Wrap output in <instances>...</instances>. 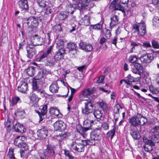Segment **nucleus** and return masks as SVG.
<instances>
[{
    "instance_id": "obj_53",
    "label": "nucleus",
    "mask_w": 159,
    "mask_h": 159,
    "mask_svg": "<svg viewBox=\"0 0 159 159\" xmlns=\"http://www.w3.org/2000/svg\"><path fill=\"white\" fill-rule=\"evenodd\" d=\"M30 99L33 102H36L38 101L39 98L35 93H33L30 96Z\"/></svg>"
},
{
    "instance_id": "obj_22",
    "label": "nucleus",
    "mask_w": 159,
    "mask_h": 159,
    "mask_svg": "<svg viewBox=\"0 0 159 159\" xmlns=\"http://www.w3.org/2000/svg\"><path fill=\"white\" fill-rule=\"evenodd\" d=\"M13 128L16 132L24 133L25 132L24 127L19 123H16L14 126Z\"/></svg>"
},
{
    "instance_id": "obj_33",
    "label": "nucleus",
    "mask_w": 159,
    "mask_h": 159,
    "mask_svg": "<svg viewBox=\"0 0 159 159\" xmlns=\"http://www.w3.org/2000/svg\"><path fill=\"white\" fill-rule=\"evenodd\" d=\"M154 145L155 144L153 142L151 143L150 144L145 145L143 147L144 150L147 152H150L152 151L153 150L152 147L154 146Z\"/></svg>"
},
{
    "instance_id": "obj_15",
    "label": "nucleus",
    "mask_w": 159,
    "mask_h": 159,
    "mask_svg": "<svg viewBox=\"0 0 159 159\" xmlns=\"http://www.w3.org/2000/svg\"><path fill=\"white\" fill-rule=\"evenodd\" d=\"M48 106L47 105H44L41 110V111H37V112L39 116V122L42 121L46 117V114L47 112Z\"/></svg>"
},
{
    "instance_id": "obj_14",
    "label": "nucleus",
    "mask_w": 159,
    "mask_h": 159,
    "mask_svg": "<svg viewBox=\"0 0 159 159\" xmlns=\"http://www.w3.org/2000/svg\"><path fill=\"white\" fill-rule=\"evenodd\" d=\"M55 147L51 145H48L44 152L45 157L53 156L55 154Z\"/></svg>"
},
{
    "instance_id": "obj_23",
    "label": "nucleus",
    "mask_w": 159,
    "mask_h": 159,
    "mask_svg": "<svg viewBox=\"0 0 159 159\" xmlns=\"http://www.w3.org/2000/svg\"><path fill=\"white\" fill-rule=\"evenodd\" d=\"M100 132L99 129H96L94 132L91 134V139L93 141L98 140L100 138Z\"/></svg>"
},
{
    "instance_id": "obj_37",
    "label": "nucleus",
    "mask_w": 159,
    "mask_h": 159,
    "mask_svg": "<svg viewBox=\"0 0 159 159\" xmlns=\"http://www.w3.org/2000/svg\"><path fill=\"white\" fill-rule=\"evenodd\" d=\"M151 140L155 144V143L159 142V134H153L152 136Z\"/></svg>"
},
{
    "instance_id": "obj_40",
    "label": "nucleus",
    "mask_w": 159,
    "mask_h": 159,
    "mask_svg": "<svg viewBox=\"0 0 159 159\" xmlns=\"http://www.w3.org/2000/svg\"><path fill=\"white\" fill-rule=\"evenodd\" d=\"M50 112L57 116H58L60 113L59 110L56 107H52L50 109Z\"/></svg>"
},
{
    "instance_id": "obj_46",
    "label": "nucleus",
    "mask_w": 159,
    "mask_h": 159,
    "mask_svg": "<svg viewBox=\"0 0 159 159\" xmlns=\"http://www.w3.org/2000/svg\"><path fill=\"white\" fill-rule=\"evenodd\" d=\"M64 151L65 155L68 157L69 159H74L75 157H73L69 151L66 149H62Z\"/></svg>"
},
{
    "instance_id": "obj_49",
    "label": "nucleus",
    "mask_w": 159,
    "mask_h": 159,
    "mask_svg": "<svg viewBox=\"0 0 159 159\" xmlns=\"http://www.w3.org/2000/svg\"><path fill=\"white\" fill-rule=\"evenodd\" d=\"M53 30L56 33H59L62 30L61 25L58 24L56 25L53 27Z\"/></svg>"
},
{
    "instance_id": "obj_24",
    "label": "nucleus",
    "mask_w": 159,
    "mask_h": 159,
    "mask_svg": "<svg viewBox=\"0 0 159 159\" xmlns=\"http://www.w3.org/2000/svg\"><path fill=\"white\" fill-rule=\"evenodd\" d=\"M48 131L45 128H43L37 131V134L40 138L44 139L48 135Z\"/></svg>"
},
{
    "instance_id": "obj_52",
    "label": "nucleus",
    "mask_w": 159,
    "mask_h": 159,
    "mask_svg": "<svg viewBox=\"0 0 159 159\" xmlns=\"http://www.w3.org/2000/svg\"><path fill=\"white\" fill-rule=\"evenodd\" d=\"M152 45L154 48L158 49L159 48V44L158 42L155 40H153L151 42Z\"/></svg>"
},
{
    "instance_id": "obj_13",
    "label": "nucleus",
    "mask_w": 159,
    "mask_h": 159,
    "mask_svg": "<svg viewBox=\"0 0 159 159\" xmlns=\"http://www.w3.org/2000/svg\"><path fill=\"white\" fill-rule=\"evenodd\" d=\"M80 47L86 52H90L93 49L92 46L90 43L80 41L79 43Z\"/></svg>"
},
{
    "instance_id": "obj_34",
    "label": "nucleus",
    "mask_w": 159,
    "mask_h": 159,
    "mask_svg": "<svg viewBox=\"0 0 159 159\" xmlns=\"http://www.w3.org/2000/svg\"><path fill=\"white\" fill-rule=\"evenodd\" d=\"M140 43L135 42H133L131 43L130 45L131 48L129 50V52L133 53L135 50L136 48L138 47V46L140 45Z\"/></svg>"
},
{
    "instance_id": "obj_60",
    "label": "nucleus",
    "mask_w": 159,
    "mask_h": 159,
    "mask_svg": "<svg viewBox=\"0 0 159 159\" xmlns=\"http://www.w3.org/2000/svg\"><path fill=\"white\" fill-rule=\"evenodd\" d=\"M101 127L103 129L107 130L108 129L109 126L108 124L106 123H103L101 125Z\"/></svg>"
},
{
    "instance_id": "obj_21",
    "label": "nucleus",
    "mask_w": 159,
    "mask_h": 159,
    "mask_svg": "<svg viewBox=\"0 0 159 159\" xmlns=\"http://www.w3.org/2000/svg\"><path fill=\"white\" fill-rule=\"evenodd\" d=\"M19 7L21 9L25 11L29 9V6L27 0H20L18 2Z\"/></svg>"
},
{
    "instance_id": "obj_9",
    "label": "nucleus",
    "mask_w": 159,
    "mask_h": 159,
    "mask_svg": "<svg viewBox=\"0 0 159 159\" xmlns=\"http://www.w3.org/2000/svg\"><path fill=\"white\" fill-rule=\"evenodd\" d=\"M26 23L30 28H33L37 27L39 25L38 18L34 17H30L27 20Z\"/></svg>"
},
{
    "instance_id": "obj_41",
    "label": "nucleus",
    "mask_w": 159,
    "mask_h": 159,
    "mask_svg": "<svg viewBox=\"0 0 159 159\" xmlns=\"http://www.w3.org/2000/svg\"><path fill=\"white\" fill-rule=\"evenodd\" d=\"M13 152L14 149L13 148H9L7 155L9 159H16L14 156Z\"/></svg>"
},
{
    "instance_id": "obj_4",
    "label": "nucleus",
    "mask_w": 159,
    "mask_h": 159,
    "mask_svg": "<svg viewBox=\"0 0 159 159\" xmlns=\"http://www.w3.org/2000/svg\"><path fill=\"white\" fill-rule=\"evenodd\" d=\"M26 140V138L24 136H18L15 139L14 144L19 148H23L25 150H28L27 144L25 143Z\"/></svg>"
},
{
    "instance_id": "obj_39",
    "label": "nucleus",
    "mask_w": 159,
    "mask_h": 159,
    "mask_svg": "<svg viewBox=\"0 0 159 159\" xmlns=\"http://www.w3.org/2000/svg\"><path fill=\"white\" fill-rule=\"evenodd\" d=\"M97 104L99 107L103 110H106L107 107V104L103 101H99Z\"/></svg>"
},
{
    "instance_id": "obj_47",
    "label": "nucleus",
    "mask_w": 159,
    "mask_h": 159,
    "mask_svg": "<svg viewBox=\"0 0 159 159\" xmlns=\"http://www.w3.org/2000/svg\"><path fill=\"white\" fill-rule=\"evenodd\" d=\"M115 129L116 127L115 126H114L113 129L110 131H109L107 134V136L108 137H111V139H112L115 133Z\"/></svg>"
},
{
    "instance_id": "obj_2",
    "label": "nucleus",
    "mask_w": 159,
    "mask_h": 159,
    "mask_svg": "<svg viewBox=\"0 0 159 159\" xmlns=\"http://www.w3.org/2000/svg\"><path fill=\"white\" fill-rule=\"evenodd\" d=\"M132 30L133 31L134 33H137L139 36H144L147 33L145 22L141 21L138 24H134L132 26Z\"/></svg>"
},
{
    "instance_id": "obj_36",
    "label": "nucleus",
    "mask_w": 159,
    "mask_h": 159,
    "mask_svg": "<svg viewBox=\"0 0 159 159\" xmlns=\"http://www.w3.org/2000/svg\"><path fill=\"white\" fill-rule=\"evenodd\" d=\"M112 88L111 86L109 85L108 84H106L104 86V88L101 87L99 88V89L100 90L103 91V92L107 93V94H109L111 93V91L109 90H107L109 89H111Z\"/></svg>"
},
{
    "instance_id": "obj_61",
    "label": "nucleus",
    "mask_w": 159,
    "mask_h": 159,
    "mask_svg": "<svg viewBox=\"0 0 159 159\" xmlns=\"http://www.w3.org/2000/svg\"><path fill=\"white\" fill-rule=\"evenodd\" d=\"M105 78V76L102 75L98 77L97 82L98 83H102L103 82Z\"/></svg>"
},
{
    "instance_id": "obj_59",
    "label": "nucleus",
    "mask_w": 159,
    "mask_h": 159,
    "mask_svg": "<svg viewBox=\"0 0 159 159\" xmlns=\"http://www.w3.org/2000/svg\"><path fill=\"white\" fill-rule=\"evenodd\" d=\"M57 136L58 137L61 138V139H63L66 138L67 137V135L66 133H62L61 134L57 135Z\"/></svg>"
},
{
    "instance_id": "obj_62",
    "label": "nucleus",
    "mask_w": 159,
    "mask_h": 159,
    "mask_svg": "<svg viewBox=\"0 0 159 159\" xmlns=\"http://www.w3.org/2000/svg\"><path fill=\"white\" fill-rule=\"evenodd\" d=\"M144 142L145 143V145L148 144L152 143L151 140H149L145 137H144L143 138Z\"/></svg>"
},
{
    "instance_id": "obj_12",
    "label": "nucleus",
    "mask_w": 159,
    "mask_h": 159,
    "mask_svg": "<svg viewBox=\"0 0 159 159\" xmlns=\"http://www.w3.org/2000/svg\"><path fill=\"white\" fill-rule=\"evenodd\" d=\"M70 146L72 149L79 152H84V148L80 143H77L75 142H72Z\"/></svg>"
},
{
    "instance_id": "obj_56",
    "label": "nucleus",
    "mask_w": 159,
    "mask_h": 159,
    "mask_svg": "<svg viewBox=\"0 0 159 159\" xmlns=\"http://www.w3.org/2000/svg\"><path fill=\"white\" fill-rule=\"evenodd\" d=\"M43 75L42 73L40 72L38 73V75L34 77V79L36 81H38L39 80H40L42 78Z\"/></svg>"
},
{
    "instance_id": "obj_42",
    "label": "nucleus",
    "mask_w": 159,
    "mask_h": 159,
    "mask_svg": "<svg viewBox=\"0 0 159 159\" xmlns=\"http://www.w3.org/2000/svg\"><path fill=\"white\" fill-rule=\"evenodd\" d=\"M48 3V2L47 1V0H38V5L42 8L44 7Z\"/></svg>"
},
{
    "instance_id": "obj_63",
    "label": "nucleus",
    "mask_w": 159,
    "mask_h": 159,
    "mask_svg": "<svg viewBox=\"0 0 159 159\" xmlns=\"http://www.w3.org/2000/svg\"><path fill=\"white\" fill-rule=\"evenodd\" d=\"M159 129V126H155L153 128V134H159V133L157 132V131Z\"/></svg>"
},
{
    "instance_id": "obj_31",
    "label": "nucleus",
    "mask_w": 159,
    "mask_h": 159,
    "mask_svg": "<svg viewBox=\"0 0 159 159\" xmlns=\"http://www.w3.org/2000/svg\"><path fill=\"white\" fill-rule=\"evenodd\" d=\"M35 68L34 66H30L26 70V72L29 75L33 77L36 72Z\"/></svg>"
},
{
    "instance_id": "obj_10",
    "label": "nucleus",
    "mask_w": 159,
    "mask_h": 159,
    "mask_svg": "<svg viewBox=\"0 0 159 159\" xmlns=\"http://www.w3.org/2000/svg\"><path fill=\"white\" fill-rule=\"evenodd\" d=\"M132 70L135 74H139L143 72V68L142 66L137 63H135L131 65Z\"/></svg>"
},
{
    "instance_id": "obj_45",
    "label": "nucleus",
    "mask_w": 159,
    "mask_h": 159,
    "mask_svg": "<svg viewBox=\"0 0 159 159\" xmlns=\"http://www.w3.org/2000/svg\"><path fill=\"white\" fill-rule=\"evenodd\" d=\"M57 62V61L54 58H52L47 62L45 66H53Z\"/></svg>"
},
{
    "instance_id": "obj_18",
    "label": "nucleus",
    "mask_w": 159,
    "mask_h": 159,
    "mask_svg": "<svg viewBox=\"0 0 159 159\" xmlns=\"http://www.w3.org/2000/svg\"><path fill=\"white\" fill-rule=\"evenodd\" d=\"M34 41V46L41 45L44 43V39L43 38L37 34H35L33 37Z\"/></svg>"
},
{
    "instance_id": "obj_26",
    "label": "nucleus",
    "mask_w": 159,
    "mask_h": 159,
    "mask_svg": "<svg viewBox=\"0 0 159 159\" xmlns=\"http://www.w3.org/2000/svg\"><path fill=\"white\" fill-rule=\"evenodd\" d=\"M135 82L134 78L131 76L130 74H129L127 77L125 79L124 82L127 84L126 86V88H129V86L132 84V82Z\"/></svg>"
},
{
    "instance_id": "obj_19",
    "label": "nucleus",
    "mask_w": 159,
    "mask_h": 159,
    "mask_svg": "<svg viewBox=\"0 0 159 159\" xmlns=\"http://www.w3.org/2000/svg\"><path fill=\"white\" fill-rule=\"evenodd\" d=\"M28 89L27 84L23 81H20L17 90L21 93H25L27 90Z\"/></svg>"
},
{
    "instance_id": "obj_27",
    "label": "nucleus",
    "mask_w": 159,
    "mask_h": 159,
    "mask_svg": "<svg viewBox=\"0 0 159 159\" xmlns=\"http://www.w3.org/2000/svg\"><path fill=\"white\" fill-rule=\"evenodd\" d=\"M57 48L58 50H65L64 48V42L61 39H57L56 40Z\"/></svg>"
},
{
    "instance_id": "obj_30",
    "label": "nucleus",
    "mask_w": 159,
    "mask_h": 159,
    "mask_svg": "<svg viewBox=\"0 0 159 159\" xmlns=\"http://www.w3.org/2000/svg\"><path fill=\"white\" fill-rule=\"evenodd\" d=\"M59 88L57 83L52 84L49 87L50 91L53 93H57Z\"/></svg>"
},
{
    "instance_id": "obj_50",
    "label": "nucleus",
    "mask_w": 159,
    "mask_h": 159,
    "mask_svg": "<svg viewBox=\"0 0 159 159\" xmlns=\"http://www.w3.org/2000/svg\"><path fill=\"white\" fill-rule=\"evenodd\" d=\"M37 95H39L42 97H44L46 96L47 94L45 91L43 90L40 89L39 91H37L36 92Z\"/></svg>"
},
{
    "instance_id": "obj_8",
    "label": "nucleus",
    "mask_w": 159,
    "mask_h": 159,
    "mask_svg": "<svg viewBox=\"0 0 159 159\" xmlns=\"http://www.w3.org/2000/svg\"><path fill=\"white\" fill-rule=\"evenodd\" d=\"M54 129L56 131H63L66 128V125L62 120H59L56 121L53 124Z\"/></svg>"
},
{
    "instance_id": "obj_55",
    "label": "nucleus",
    "mask_w": 159,
    "mask_h": 159,
    "mask_svg": "<svg viewBox=\"0 0 159 159\" xmlns=\"http://www.w3.org/2000/svg\"><path fill=\"white\" fill-rule=\"evenodd\" d=\"M68 14V12L66 11H62L60 15V18L61 20H63L67 17Z\"/></svg>"
},
{
    "instance_id": "obj_20",
    "label": "nucleus",
    "mask_w": 159,
    "mask_h": 159,
    "mask_svg": "<svg viewBox=\"0 0 159 159\" xmlns=\"http://www.w3.org/2000/svg\"><path fill=\"white\" fill-rule=\"evenodd\" d=\"M130 134L133 138L135 139H139L141 137L140 135L136 128L132 127L130 130Z\"/></svg>"
},
{
    "instance_id": "obj_44",
    "label": "nucleus",
    "mask_w": 159,
    "mask_h": 159,
    "mask_svg": "<svg viewBox=\"0 0 159 159\" xmlns=\"http://www.w3.org/2000/svg\"><path fill=\"white\" fill-rule=\"evenodd\" d=\"M39 82V81H34L33 82L32 88L33 91L34 92H36L37 91H39L40 88L37 84V83Z\"/></svg>"
},
{
    "instance_id": "obj_43",
    "label": "nucleus",
    "mask_w": 159,
    "mask_h": 159,
    "mask_svg": "<svg viewBox=\"0 0 159 159\" xmlns=\"http://www.w3.org/2000/svg\"><path fill=\"white\" fill-rule=\"evenodd\" d=\"M90 29L95 30H101L102 28V25L98 23L94 25H91L90 26Z\"/></svg>"
},
{
    "instance_id": "obj_5",
    "label": "nucleus",
    "mask_w": 159,
    "mask_h": 159,
    "mask_svg": "<svg viewBox=\"0 0 159 159\" xmlns=\"http://www.w3.org/2000/svg\"><path fill=\"white\" fill-rule=\"evenodd\" d=\"M81 2H79L77 5L79 10L80 11L88 9L94 6L91 0H81Z\"/></svg>"
},
{
    "instance_id": "obj_17",
    "label": "nucleus",
    "mask_w": 159,
    "mask_h": 159,
    "mask_svg": "<svg viewBox=\"0 0 159 159\" xmlns=\"http://www.w3.org/2000/svg\"><path fill=\"white\" fill-rule=\"evenodd\" d=\"M66 53L65 50H58L55 53L54 58L57 61H60L64 58V55Z\"/></svg>"
},
{
    "instance_id": "obj_64",
    "label": "nucleus",
    "mask_w": 159,
    "mask_h": 159,
    "mask_svg": "<svg viewBox=\"0 0 159 159\" xmlns=\"http://www.w3.org/2000/svg\"><path fill=\"white\" fill-rule=\"evenodd\" d=\"M52 11V9L49 7L47 8L45 10V14H48L51 13Z\"/></svg>"
},
{
    "instance_id": "obj_3",
    "label": "nucleus",
    "mask_w": 159,
    "mask_h": 159,
    "mask_svg": "<svg viewBox=\"0 0 159 159\" xmlns=\"http://www.w3.org/2000/svg\"><path fill=\"white\" fill-rule=\"evenodd\" d=\"M85 107L84 108H82V112L83 114L86 115L89 117L91 116H93L92 111L93 110V105L91 101L88 100L84 103Z\"/></svg>"
},
{
    "instance_id": "obj_29",
    "label": "nucleus",
    "mask_w": 159,
    "mask_h": 159,
    "mask_svg": "<svg viewBox=\"0 0 159 159\" xmlns=\"http://www.w3.org/2000/svg\"><path fill=\"white\" fill-rule=\"evenodd\" d=\"M95 91V88H89L84 90L83 91L82 94L85 96L90 95L93 93Z\"/></svg>"
},
{
    "instance_id": "obj_35",
    "label": "nucleus",
    "mask_w": 159,
    "mask_h": 159,
    "mask_svg": "<svg viewBox=\"0 0 159 159\" xmlns=\"http://www.w3.org/2000/svg\"><path fill=\"white\" fill-rule=\"evenodd\" d=\"M20 99L19 97L16 96L12 98L10 100L11 106L12 107L16 104L20 100Z\"/></svg>"
},
{
    "instance_id": "obj_58",
    "label": "nucleus",
    "mask_w": 159,
    "mask_h": 159,
    "mask_svg": "<svg viewBox=\"0 0 159 159\" xmlns=\"http://www.w3.org/2000/svg\"><path fill=\"white\" fill-rule=\"evenodd\" d=\"M105 35L107 38H109L111 35V34L109 30L105 29Z\"/></svg>"
},
{
    "instance_id": "obj_54",
    "label": "nucleus",
    "mask_w": 159,
    "mask_h": 159,
    "mask_svg": "<svg viewBox=\"0 0 159 159\" xmlns=\"http://www.w3.org/2000/svg\"><path fill=\"white\" fill-rule=\"evenodd\" d=\"M17 113L18 116H25V111L21 109H19L17 110Z\"/></svg>"
},
{
    "instance_id": "obj_57",
    "label": "nucleus",
    "mask_w": 159,
    "mask_h": 159,
    "mask_svg": "<svg viewBox=\"0 0 159 159\" xmlns=\"http://www.w3.org/2000/svg\"><path fill=\"white\" fill-rule=\"evenodd\" d=\"M84 127H91L92 125L90 123V120H85L83 123Z\"/></svg>"
},
{
    "instance_id": "obj_7",
    "label": "nucleus",
    "mask_w": 159,
    "mask_h": 159,
    "mask_svg": "<svg viewBox=\"0 0 159 159\" xmlns=\"http://www.w3.org/2000/svg\"><path fill=\"white\" fill-rule=\"evenodd\" d=\"M121 2L119 0H113L111 2L109 6L110 9H113L114 10H119L121 11L123 13L125 12L124 7L120 4Z\"/></svg>"
},
{
    "instance_id": "obj_6",
    "label": "nucleus",
    "mask_w": 159,
    "mask_h": 159,
    "mask_svg": "<svg viewBox=\"0 0 159 159\" xmlns=\"http://www.w3.org/2000/svg\"><path fill=\"white\" fill-rule=\"evenodd\" d=\"M27 52V57L30 59L35 58L37 55V51L34 46L29 44L25 47Z\"/></svg>"
},
{
    "instance_id": "obj_25",
    "label": "nucleus",
    "mask_w": 159,
    "mask_h": 159,
    "mask_svg": "<svg viewBox=\"0 0 159 159\" xmlns=\"http://www.w3.org/2000/svg\"><path fill=\"white\" fill-rule=\"evenodd\" d=\"M111 22L110 23V28H112L113 26L116 25L118 23L119 19L117 16L114 15L111 18Z\"/></svg>"
},
{
    "instance_id": "obj_38",
    "label": "nucleus",
    "mask_w": 159,
    "mask_h": 159,
    "mask_svg": "<svg viewBox=\"0 0 159 159\" xmlns=\"http://www.w3.org/2000/svg\"><path fill=\"white\" fill-rule=\"evenodd\" d=\"M81 24L83 25L88 26L90 24V21L88 17H87L83 18L80 20Z\"/></svg>"
},
{
    "instance_id": "obj_28",
    "label": "nucleus",
    "mask_w": 159,
    "mask_h": 159,
    "mask_svg": "<svg viewBox=\"0 0 159 159\" xmlns=\"http://www.w3.org/2000/svg\"><path fill=\"white\" fill-rule=\"evenodd\" d=\"M67 47L70 52L74 51L72 53L74 55L76 53L77 48L75 43H69L67 45Z\"/></svg>"
},
{
    "instance_id": "obj_48",
    "label": "nucleus",
    "mask_w": 159,
    "mask_h": 159,
    "mask_svg": "<svg viewBox=\"0 0 159 159\" xmlns=\"http://www.w3.org/2000/svg\"><path fill=\"white\" fill-rule=\"evenodd\" d=\"M93 113V116H94L97 118H99L102 116V114L101 111L100 110H96ZM92 116H91V117Z\"/></svg>"
},
{
    "instance_id": "obj_16",
    "label": "nucleus",
    "mask_w": 159,
    "mask_h": 159,
    "mask_svg": "<svg viewBox=\"0 0 159 159\" xmlns=\"http://www.w3.org/2000/svg\"><path fill=\"white\" fill-rule=\"evenodd\" d=\"M48 106L47 105H44L41 110V111H37V112L39 116V122L42 121L46 117V114L47 112Z\"/></svg>"
},
{
    "instance_id": "obj_32",
    "label": "nucleus",
    "mask_w": 159,
    "mask_h": 159,
    "mask_svg": "<svg viewBox=\"0 0 159 159\" xmlns=\"http://www.w3.org/2000/svg\"><path fill=\"white\" fill-rule=\"evenodd\" d=\"M78 4H75L70 5L68 8V13L73 14L76 9H79L77 6Z\"/></svg>"
},
{
    "instance_id": "obj_51",
    "label": "nucleus",
    "mask_w": 159,
    "mask_h": 159,
    "mask_svg": "<svg viewBox=\"0 0 159 159\" xmlns=\"http://www.w3.org/2000/svg\"><path fill=\"white\" fill-rule=\"evenodd\" d=\"M129 61L132 63H135L138 59L136 56L135 55H131L129 58Z\"/></svg>"
},
{
    "instance_id": "obj_11",
    "label": "nucleus",
    "mask_w": 159,
    "mask_h": 159,
    "mask_svg": "<svg viewBox=\"0 0 159 159\" xmlns=\"http://www.w3.org/2000/svg\"><path fill=\"white\" fill-rule=\"evenodd\" d=\"M153 59V57L152 55L148 53L143 54L138 58L143 63L150 62Z\"/></svg>"
},
{
    "instance_id": "obj_1",
    "label": "nucleus",
    "mask_w": 159,
    "mask_h": 159,
    "mask_svg": "<svg viewBox=\"0 0 159 159\" xmlns=\"http://www.w3.org/2000/svg\"><path fill=\"white\" fill-rule=\"evenodd\" d=\"M147 122V119L139 113L132 116L129 121L130 125L135 127L139 125H144Z\"/></svg>"
}]
</instances>
